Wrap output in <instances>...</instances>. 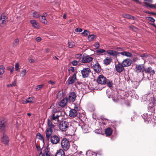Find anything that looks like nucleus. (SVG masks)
Listing matches in <instances>:
<instances>
[{"label":"nucleus","instance_id":"b1692460","mask_svg":"<svg viewBox=\"0 0 156 156\" xmlns=\"http://www.w3.org/2000/svg\"><path fill=\"white\" fill-rule=\"evenodd\" d=\"M6 125V122L3 121H0V131H3L5 128Z\"/></svg>","mask_w":156,"mask_h":156},{"label":"nucleus","instance_id":"9b49d317","mask_svg":"<svg viewBox=\"0 0 156 156\" xmlns=\"http://www.w3.org/2000/svg\"><path fill=\"white\" fill-rule=\"evenodd\" d=\"M1 142L3 144L7 145L9 142V139L8 136L5 134H3V136L1 138Z\"/></svg>","mask_w":156,"mask_h":156},{"label":"nucleus","instance_id":"8fccbe9b","mask_svg":"<svg viewBox=\"0 0 156 156\" xmlns=\"http://www.w3.org/2000/svg\"><path fill=\"white\" fill-rule=\"evenodd\" d=\"M79 62V61H78L76 60H74L72 61V63L73 65L76 66L78 64Z\"/></svg>","mask_w":156,"mask_h":156},{"label":"nucleus","instance_id":"603ef678","mask_svg":"<svg viewBox=\"0 0 156 156\" xmlns=\"http://www.w3.org/2000/svg\"><path fill=\"white\" fill-rule=\"evenodd\" d=\"M107 85L109 87H112V83L110 81L107 82Z\"/></svg>","mask_w":156,"mask_h":156},{"label":"nucleus","instance_id":"4c0bfd02","mask_svg":"<svg viewBox=\"0 0 156 156\" xmlns=\"http://www.w3.org/2000/svg\"><path fill=\"white\" fill-rule=\"evenodd\" d=\"M124 16L125 18H126L127 19H129L133 20H135L136 19L135 17L132 16L129 14H125Z\"/></svg>","mask_w":156,"mask_h":156},{"label":"nucleus","instance_id":"e433bc0d","mask_svg":"<svg viewBox=\"0 0 156 156\" xmlns=\"http://www.w3.org/2000/svg\"><path fill=\"white\" fill-rule=\"evenodd\" d=\"M5 71V67L3 65L0 66V75L3 74Z\"/></svg>","mask_w":156,"mask_h":156},{"label":"nucleus","instance_id":"72a5a7b5","mask_svg":"<svg viewBox=\"0 0 156 156\" xmlns=\"http://www.w3.org/2000/svg\"><path fill=\"white\" fill-rule=\"evenodd\" d=\"M144 69V66L143 64L139 65L137 66V70H139L140 72H143Z\"/></svg>","mask_w":156,"mask_h":156},{"label":"nucleus","instance_id":"69168bd1","mask_svg":"<svg viewBox=\"0 0 156 156\" xmlns=\"http://www.w3.org/2000/svg\"><path fill=\"white\" fill-rule=\"evenodd\" d=\"M148 20L152 22H154L155 21L154 19L151 17H149Z\"/></svg>","mask_w":156,"mask_h":156},{"label":"nucleus","instance_id":"9d476101","mask_svg":"<svg viewBox=\"0 0 156 156\" xmlns=\"http://www.w3.org/2000/svg\"><path fill=\"white\" fill-rule=\"evenodd\" d=\"M77 80L76 74L75 73L72 76H70L67 80V82L69 85L72 84L74 83Z\"/></svg>","mask_w":156,"mask_h":156},{"label":"nucleus","instance_id":"7ed1b4c3","mask_svg":"<svg viewBox=\"0 0 156 156\" xmlns=\"http://www.w3.org/2000/svg\"><path fill=\"white\" fill-rule=\"evenodd\" d=\"M69 123L66 121H62L58 125L59 129L62 131H65L69 126Z\"/></svg>","mask_w":156,"mask_h":156},{"label":"nucleus","instance_id":"f257e3e1","mask_svg":"<svg viewBox=\"0 0 156 156\" xmlns=\"http://www.w3.org/2000/svg\"><path fill=\"white\" fill-rule=\"evenodd\" d=\"M61 115V112L60 111H57L55 108L52 110L51 114L49 116L50 119L53 121L54 124H57L59 122V118Z\"/></svg>","mask_w":156,"mask_h":156},{"label":"nucleus","instance_id":"bb28decb","mask_svg":"<svg viewBox=\"0 0 156 156\" xmlns=\"http://www.w3.org/2000/svg\"><path fill=\"white\" fill-rule=\"evenodd\" d=\"M53 122V121L49 119L48 120L47 124L48 125V128H50V129H54L55 126L53 124L52 122Z\"/></svg>","mask_w":156,"mask_h":156},{"label":"nucleus","instance_id":"338daca9","mask_svg":"<svg viewBox=\"0 0 156 156\" xmlns=\"http://www.w3.org/2000/svg\"><path fill=\"white\" fill-rule=\"evenodd\" d=\"M28 60L29 62L30 63H34V60L33 59L29 58Z\"/></svg>","mask_w":156,"mask_h":156},{"label":"nucleus","instance_id":"bf43d9fd","mask_svg":"<svg viewBox=\"0 0 156 156\" xmlns=\"http://www.w3.org/2000/svg\"><path fill=\"white\" fill-rule=\"evenodd\" d=\"M27 99L28 101H30V103H32L33 102V100H34V98L32 97H29Z\"/></svg>","mask_w":156,"mask_h":156},{"label":"nucleus","instance_id":"cd10ccee","mask_svg":"<svg viewBox=\"0 0 156 156\" xmlns=\"http://www.w3.org/2000/svg\"><path fill=\"white\" fill-rule=\"evenodd\" d=\"M120 54L122 55L125 56L127 57H131L132 56V54L129 52L128 51H123L119 52V55Z\"/></svg>","mask_w":156,"mask_h":156},{"label":"nucleus","instance_id":"6e6552de","mask_svg":"<svg viewBox=\"0 0 156 156\" xmlns=\"http://www.w3.org/2000/svg\"><path fill=\"white\" fill-rule=\"evenodd\" d=\"M90 70L89 68H84L81 71L82 76L83 78H86L89 76Z\"/></svg>","mask_w":156,"mask_h":156},{"label":"nucleus","instance_id":"20e7f679","mask_svg":"<svg viewBox=\"0 0 156 156\" xmlns=\"http://www.w3.org/2000/svg\"><path fill=\"white\" fill-rule=\"evenodd\" d=\"M93 59V58L90 57L89 55H83L82 57V59H80V61L84 63H87L92 61Z\"/></svg>","mask_w":156,"mask_h":156},{"label":"nucleus","instance_id":"c756f323","mask_svg":"<svg viewBox=\"0 0 156 156\" xmlns=\"http://www.w3.org/2000/svg\"><path fill=\"white\" fill-rule=\"evenodd\" d=\"M55 156H65V153L63 150L62 149H60L58 151Z\"/></svg>","mask_w":156,"mask_h":156},{"label":"nucleus","instance_id":"5701e85b","mask_svg":"<svg viewBox=\"0 0 156 156\" xmlns=\"http://www.w3.org/2000/svg\"><path fill=\"white\" fill-rule=\"evenodd\" d=\"M68 99L67 98H63L60 102L59 103V106L62 107H64L67 102Z\"/></svg>","mask_w":156,"mask_h":156},{"label":"nucleus","instance_id":"f03ea898","mask_svg":"<svg viewBox=\"0 0 156 156\" xmlns=\"http://www.w3.org/2000/svg\"><path fill=\"white\" fill-rule=\"evenodd\" d=\"M61 146L64 151H66L69 149L70 147L69 141L66 138H63L61 141Z\"/></svg>","mask_w":156,"mask_h":156},{"label":"nucleus","instance_id":"de8ad7c7","mask_svg":"<svg viewBox=\"0 0 156 156\" xmlns=\"http://www.w3.org/2000/svg\"><path fill=\"white\" fill-rule=\"evenodd\" d=\"M26 73V70L25 69H23L21 72L20 75L21 76H23Z\"/></svg>","mask_w":156,"mask_h":156},{"label":"nucleus","instance_id":"a18cd8bd","mask_svg":"<svg viewBox=\"0 0 156 156\" xmlns=\"http://www.w3.org/2000/svg\"><path fill=\"white\" fill-rule=\"evenodd\" d=\"M75 45V43L74 42H69V47L70 48L73 47Z\"/></svg>","mask_w":156,"mask_h":156},{"label":"nucleus","instance_id":"052dcab7","mask_svg":"<svg viewBox=\"0 0 156 156\" xmlns=\"http://www.w3.org/2000/svg\"><path fill=\"white\" fill-rule=\"evenodd\" d=\"M130 28L134 31H136V28L133 26H130Z\"/></svg>","mask_w":156,"mask_h":156},{"label":"nucleus","instance_id":"1a4fd4ad","mask_svg":"<svg viewBox=\"0 0 156 156\" xmlns=\"http://www.w3.org/2000/svg\"><path fill=\"white\" fill-rule=\"evenodd\" d=\"M115 70L119 73L122 72L124 69V66L122 63L119 62L117 64H115Z\"/></svg>","mask_w":156,"mask_h":156},{"label":"nucleus","instance_id":"f704fd0d","mask_svg":"<svg viewBox=\"0 0 156 156\" xmlns=\"http://www.w3.org/2000/svg\"><path fill=\"white\" fill-rule=\"evenodd\" d=\"M37 138L41 140L43 143H44V137L40 133H38L37 135Z\"/></svg>","mask_w":156,"mask_h":156},{"label":"nucleus","instance_id":"39448f33","mask_svg":"<svg viewBox=\"0 0 156 156\" xmlns=\"http://www.w3.org/2000/svg\"><path fill=\"white\" fill-rule=\"evenodd\" d=\"M145 5L148 8L151 9L156 8V5L151 4L153 2V0H144Z\"/></svg>","mask_w":156,"mask_h":156},{"label":"nucleus","instance_id":"473e14b6","mask_svg":"<svg viewBox=\"0 0 156 156\" xmlns=\"http://www.w3.org/2000/svg\"><path fill=\"white\" fill-rule=\"evenodd\" d=\"M97 36L94 34L90 35L88 36V39L89 41H93L94 39H96Z\"/></svg>","mask_w":156,"mask_h":156},{"label":"nucleus","instance_id":"79ce46f5","mask_svg":"<svg viewBox=\"0 0 156 156\" xmlns=\"http://www.w3.org/2000/svg\"><path fill=\"white\" fill-rule=\"evenodd\" d=\"M19 40L18 38H16L14 40L13 43V45L14 47L17 46L19 43Z\"/></svg>","mask_w":156,"mask_h":156},{"label":"nucleus","instance_id":"09e8293b","mask_svg":"<svg viewBox=\"0 0 156 156\" xmlns=\"http://www.w3.org/2000/svg\"><path fill=\"white\" fill-rule=\"evenodd\" d=\"M72 147L73 148V151L76 152L77 148V146L76 145L74 144L73 146Z\"/></svg>","mask_w":156,"mask_h":156},{"label":"nucleus","instance_id":"3c124183","mask_svg":"<svg viewBox=\"0 0 156 156\" xmlns=\"http://www.w3.org/2000/svg\"><path fill=\"white\" fill-rule=\"evenodd\" d=\"M16 85V81H14L13 82L12 84H8V85H7V86L8 87H9L10 86H11V87L15 86Z\"/></svg>","mask_w":156,"mask_h":156},{"label":"nucleus","instance_id":"aec40b11","mask_svg":"<svg viewBox=\"0 0 156 156\" xmlns=\"http://www.w3.org/2000/svg\"><path fill=\"white\" fill-rule=\"evenodd\" d=\"M52 129L47 128L45 131V134L47 138L48 139L51 136L53 131Z\"/></svg>","mask_w":156,"mask_h":156},{"label":"nucleus","instance_id":"2f4dec72","mask_svg":"<svg viewBox=\"0 0 156 156\" xmlns=\"http://www.w3.org/2000/svg\"><path fill=\"white\" fill-rule=\"evenodd\" d=\"M86 154L87 156H96V154L94 152L90 151H87Z\"/></svg>","mask_w":156,"mask_h":156},{"label":"nucleus","instance_id":"6e6d98bb","mask_svg":"<svg viewBox=\"0 0 156 156\" xmlns=\"http://www.w3.org/2000/svg\"><path fill=\"white\" fill-rule=\"evenodd\" d=\"M147 55V54L146 53H144L142 55H140L137 54V56H139L140 57H141L142 58V59H143V58L146 57Z\"/></svg>","mask_w":156,"mask_h":156},{"label":"nucleus","instance_id":"2eb2a0df","mask_svg":"<svg viewBox=\"0 0 156 156\" xmlns=\"http://www.w3.org/2000/svg\"><path fill=\"white\" fill-rule=\"evenodd\" d=\"M76 95L75 93L72 92L69 94L68 99L70 101L74 102L76 99Z\"/></svg>","mask_w":156,"mask_h":156},{"label":"nucleus","instance_id":"37998d69","mask_svg":"<svg viewBox=\"0 0 156 156\" xmlns=\"http://www.w3.org/2000/svg\"><path fill=\"white\" fill-rule=\"evenodd\" d=\"M69 73L73 72V74L75 73L76 74V71L75 70L74 67H70L69 69Z\"/></svg>","mask_w":156,"mask_h":156},{"label":"nucleus","instance_id":"e2e57ef3","mask_svg":"<svg viewBox=\"0 0 156 156\" xmlns=\"http://www.w3.org/2000/svg\"><path fill=\"white\" fill-rule=\"evenodd\" d=\"M94 46L96 48H98L99 47V44L98 43H96L94 44Z\"/></svg>","mask_w":156,"mask_h":156},{"label":"nucleus","instance_id":"4d7b16f0","mask_svg":"<svg viewBox=\"0 0 156 156\" xmlns=\"http://www.w3.org/2000/svg\"><path fill=\"white\" fill-rule=\"evenodd\" d=\"M75 31L76 32H80L82 31V30L80 28H77L75 29Z\"/></svg>","mask_w":156,"mask_h":156},{"label":"nucleus","instance_id":"c85d7f7f","mask_svg":"<svg viewBox=\"0 0 156 156\" xmlns=\"http://www.w3.org/2000/svg\"><path fill=\"white\" fill-rule=\"evenodd\" d=\"M83 132L84 133H86L88 132V130L89 128L87 125L83 124L81 127Z\"/></svg>","mask_w":156,"mask_h":156},{"label":"nucleus","instance_id":"6ab92c4d","mask_svg":"<svg viewBox=\"0 0 156 156\" xmlns=\"http://www.w3.org/2000/svg\"><path fill=\"white\" fill-rule=\"evenodd\" d=\"M106 52L110 55L116 57L117 56L119 55V52H118L117 51L112 50H108L106 51Z\"/></svg>","mask_w":156,"mask_h":156},{"label":"nucleus","instance_id":"5fc2aeb1","mask_svg":"<svg viewBox=\"0 0 156 156\" xmlns=\"http://www.w3.org/2000/svg\"><path fill=\"white\" fill-rule=\"evenodd\" d=\"M95 132L97 134H100L101 132V129H98L95 130Z\"/></svg>","mask_w":156,"mask_h":156},{"label":"nucleus","instance_id":"f3484780","mask_svg":"<svg viewBox=\"0 0 156 156\" xmlns=\"http://www.w3.org/2000/svg\"><path fill=\"white\" fill-rule=\"evenodd\" d=\"M30 22L32 26L35 28L39 29L40 28L39 23L35 20H31Z\"/></svg>","mask_w":156,"mask_h":156},{"label":"nucleus","instance_id":"49530a36","mask_svg":"<svg viewBox=\"0 0 156 156\" xmlns=\"http://www.w3.org/2000/svg\"><path fill=\"white\" fill-rule=\"evenodd\" d=\"M44 86V84H42L40 85H38L36 86V90H38Z\"/></svg>","mask_w":156,"mask_h":156},{"label":"nucleus","instance_id":"0e129e2a","mask_svg":"<svg viewBox=\"0 0 156 156\" xmlns=\"http://www.w3.org/2000/svg\"><path fill=\"white\" fill-rule=\"evenodd\" d=\"M48 83L51 85H53L55 84V82L51 80H49L48 81Z\"/></svg>","mask_w":156,"mask_h":156},{"label":"nucleus","instance_id":"4be33fe9","mask_svg":"<svg viewBox=\"0 0 156 156\" xmlns=\"http://www.w3.org/2000/svg\"><path fill=\"white\" fill-rule=\"evenodd\" d=\"M112 61V59L111 57H106L103 60V63L106 65H108L110 64Z\"/></svg>","mask_w":156,"mask_h":156},{"label":"nucleus","instance_id":"423d86ee","mask_svg":"<svg viewBox=\"0 0 156 156\" xmlns=\"http://www.w3.org/2000/svg\"><path fill=\"white\" fill-rule=\"evenodd\" d=\"M97 82L101 84H105L107 82L106 78L102 75H99L98 77Z\"/></svg>","mask_w":156,"mask_h":156},{"label":"nucleus","instance_id":"f8f14e48","mask_svg":"<svg viewBox=\"0 0 156 156\" xmlns=\"http://www.w3.org/2000/svg\"><path fill=\"white\" fill-rule=\"evenodd\" d=\"M7 21L6 17L4 14H2L1 16L0 19V25L2 26L5 25Z\"/></svg>","mask_w":156,"mask_h":156},{"label":"nucleus","instance_id":"774afa93","mask_svg":"<svg viewBox=\"0 0 156 156\" xmlns=\"http://www.w3.org/2000/svg\"><path fill=\"white\" fill-rule=\"evenodd\" d=\"M36 40L37 41H40L41 40V38L40 37H38L36 38Z\"/></svg>","mask_w":156,"mask_h":156},{"label":"nucleus","instance_id":"13d9d810","mask_svg":"<svg viewBox=\"0 0 156 156\" xmlns=\"http://www.w3.org/2000/svg\"><path fill=\"white\" fill-rule=\"evenodd\" d=\"M30 101H28V100H27V99L22 100V103L23 104H25L28 103H30Z\"/></svg>","mask_w":156,"mask_h":156},{"label":"nucleus","instance_id":"c9c22d12","mask_svg":"<svg viewBox=\"0 0 156 156\" xmlns=\"http://www.w3.org/2000/svg\"><path fill=\"white\" fill-rule=\"evenodd\" d=\"M63 95V91H60L57 94V98L60 99L62 97Z\"/></svg>","mask_w":156,"mask_h":156},{"label":"nucleus","instance_id":"a19ab883","mask_svg":"<svg viewBox=\"0 0 156 156\" xmlns=\"http://www.w3.org/2000/svg\"><path fill=\"white\" fill-rule=\"evenodd\" d=\"M90 34V32L86 30H85L84 31L81 33V34L83 36H86L88 35V34Z\"/></svg>","mask_w":156,"mask_h":156},{"label":"nucleus","instance_id":"ddd939ff","mask_svg":"<svg viewBox=\"0 0 156 156\" xmlns=\"http://www.w3.org/2000/svg\"><path fill=\"white\" fill-rule=\"evenodd\" d=\"M43 155L42 152H40L38 156H51L50 152L48 148H45L43 150Z\"/></svg>","mask_w":156,"mask_h":156},{"label":"nucleus","instance_id":"ea45409f","mask_svg":"<svg viewBox=\"0 0 156 156\" xmlns=\"http://www.w3.org/2000/svg\"><path fill=\"white\" fill-rule=\"evenodd\" d=\"M105 52L106 51L105 50L102 49H99L95 51L96 53L98 54H101Z\"/></svg>","mask_w":156,"mask_h":156},{"label":"nucleus","instance_id":"dca6fc26","mask_svg":"<svg viewBox=\"0 0 156 156\" xmlns=\"http://www.w3.org/2000/svg\"><path fill=\"white\" fill-rule=\"evenodd\" d=\"M47 15V14L46 13H44L42 16L39 17V19L41 22L44 24H47L48 23L46 18V16Z\"/></svg>","mask_w":156,"mask_h":156},{"label":"nucleus","instance_id":"864d4df0","mask_svg":"<svg viewBox=\"0 0 156 156\" xmlns=\"http://www.w3.org/2000/svg\"><path fill=\"white\" fill-rule=\"evenodd\" d=\"M15 67L16 71H18L19 70V66L18 63H17L15 64Z\"/></svg>","mask_w":156,"mask_h":156},{"label":"nucleus","instance_id":"393cba45","mask_svg":"<svg viewBox=\"0 0 156 156\" xmlns=\"http://www.w3.org/2000/svg\"><path fill=\"white\" fill-rule=\"evenodd\" d=\"M77 115V112L76 110L74 109H71L69 112V115L70 117H75Z\"/></svg>","mask_w":156,"mask_h":156},{"label":"nucleus","instance_id":"412c9836","mask_svg":"<svg viewBox=\"0 0 156 156\" xmlns=\"http://www.w3.org/2000/svg\"><path fill=\"white\" fill-rule=\"evenodd\" d=\"M121 63L124 67H126L129 66L131 65V62L129 59L126 58Z\"/></svg>","mask_w":156,"mask_h":156},{"label":"nucleus","instance_id":"4468645a","mask_svg":"<svg viewBox=\"0 0 156 156\" xmlns=\"http://www.w3.org/2000/svg\"><path fill=\"white\" fill-rule=\"evenodd\" d=\"M145 72L146 73L149 74L150 76H153L155 73V71L151 67H149L146 68L144 69Z\"/></svg>","mask_w":156,"mask_h":156},{"label":"nucleus","instance_id":"a211bd4d","mask_svg":"<svg viewBox=\"0 0 156 156\" xmlns=\"http://www.w3.org/2000/svg\"><path fill=\"white\" fill-rule=\"evenodd\" d=\"M92 68L97 73H99L101 70V66L98 63H96L94 65Z\"/></svg>","mask_w":156,"mask_h":156},{"label":"nucleus","instance_id":"7c9ffc66","mask_svg":"<svg viewBox=\"0 0 156 156\" xmlns=\"http://www.w3.org/2000/svg\"><path fill=\"white\" fill-rule=\"evenodd\" d=\"M112 129L110 128H108L105 129V133L106 136H109L112 133Z\"/></svg>","mask_w":156,"mask_h":156},{"label":"nucleus","instance_id":"0eeeda50","mask_svg":"<svg viewBox=\"0 0 156 156\" xmlns=\"http://www.w3.org/2000/svg\"><path fill=\"white\" fill-rule=\"evenodd\" d=\"M50 142L51 144H56L60 141L59 138L56 135L51 136L50 137Z\"/></svg>","mask_w":156,"mask_h":156},{"label":"nucleus","instance_id":"58836bf2","mask_svg":"<svg viewBox=\"0 0 156 156\" xmlns=\"http://www.w3.org/2000/svg\"><path fill=\"white\" fill-rule=\"evenodd\" d=\"M33 17L36 18L40 16V13L37 12H35L33 13Z\"/></svg>","mask_w":156,"mask_h":156},{"label":"nucleus","instance_id":"680f3d73","mask_svg":"<svg viewBox=\"0 0 156 156\" xmlns=\"http://www.w3.org/2000/svg\"><path fill=\"white\" fill-rule=\"evenodd\" d=\"M130 28L134 31H136V28L133 26H130Z\"/></svg>","mask_w":156,"mask_h":156},{"label":"nucleus","instance_id":"c03bdc74","mask_svg":"<svg viewBox=\"0 0 156 156\" xmlns=\"http://www.w3.org/2000/svg\"><path fill=\"white\" fill-rule=\"evenodd\" d=\"M81 56H82V55L81 54H76V55H75V58L76 59H79V61H80V59H82V58H81Z\"/></svg>","mask_w":156,"mask_h":156},{"label":"nucleus","instance_id":"a878e982","mask_svg":"<svg viewBox=\"0 0 156 156\" xmlns=\"http://www.w3.org/2000/svg\"><path fill=\"white\" fill-rule=\"evenodd\" d=\"M150 116V115H148L147 113H145L143 114V118L144 119L145 122L147 121L148 123H149L151 119Z\"/></svg>","mask_w":156,"mask_h":156}]
</instances>
